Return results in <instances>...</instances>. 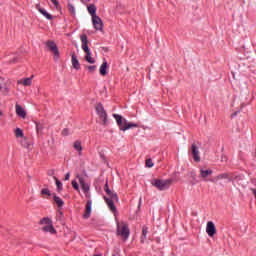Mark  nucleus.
<instances>
[{
	"label": "nucleus",
	"mask_w": 256,
	"mask_h": 256,
	"mask_svg": "<svg viewBox=\"0 0 256 256\" xmlns=\"http://www.w3.org/2000/svg\"><path fill=\"white\" fill-rule=\"evenodd\" d=\"M104 191L107 194V196H104V201L106 202L110 211H112V213H115L117 208L115 207L114 202L119 201V198L117 197V194L111 192V190L109 189V184L107 183L104 186Z\"/></svg>",
	"instance_id": "f257e3e1"
},
{
	"label": "nucleus",
	"mask_w": 256,
	"mask_h": 256,
	"mask_svg": "<svg viewBox=\"0 0 256 256\" xmlns=\"http://www.w3.org/2000/svg\"><path fill=\"white\" fill-rule=\"evenodd\" d=\"M114 119H116V123L120 129V131H129V129H136L139 125L127 121V119L123 118V116L119 114H113Z\"/></svg>",
	"instance_id": "f03ea898"
},
{
	"label": "nucleus",
	"mask_w": 256,
	"mask_h": 256,
	"mask_svg": "<svg viewBox=\"0 0 256 256\" xmlns=\"http://www.w3.org/2000/svg\"><path fill=\"white\" fill-rule=\"evenodd\" d=\"M80 41L82 43V50L85 53V60L91 64L95 63V58L91 57V49H89V38L85 34H82Z\"/></svg>",
	"instance_id": "7ed1b4c3"
},
{
	"label": "nucleus",
	"mask_w": 256,
	"mask_h": 256,
	"mask_svg": "<svg viewBox=\"0 0 256 256\" xmlns=\"http://www.w3.org/2000/svg\"><path fill=\"white\" fill-rule=\"evenodd\" d=\"M40 225H45L42 227V231H44V233H51V235H55V233H57V230L53 227V221L49 217H45L40 220Z\"/></svg>",
	"instance_id": "20e7f679"
},
{
	"label": "nucleus",
	"mask_w": 256,
	"mask_h": 256,
	"mask_svg": "<svg viewBox=\"0 0 256 256\" xmlns=\"http://www.w3.org/2000/svg\"><path fill=\"white\" fill-rule=\"evenodd\" d=\"M117 235L122 237V239H124V241H127V239H129L130 232H129V226L127 225V223L117 222Z\"/></svg>",
	"instance_id": "39448f33"
},
{
	"label": "nucleus",
	"mask_w": 256,
	"mask_h": 256,
	"mask_svg": "<svg viewBox=\"0 0 256 256\" xmlns=\"http://www.w3.org/2000/svg\"><path fill=\"white\" fill-rule=\"evenodd\" d=\"M153 187L159 189V191H165V189H169L171 187V180H161V179H154L152 180Z\"/></svg>",
	"instance_id": "423d86ee"
},
{
	"label": "nucleus",
	"mask_w": 256,
	"mask_h": 256,
	"mask_svg": "<svg viewBox=\"0 0 256 256\" xmlns=\"http://www.w3.org/2000/svg\"><path fill=\"white\" fill-rule=\"evenodd\" d=\"M95 109H96L97 115L102 120L103 125H107V112L105 111L103 104H97Z\"/></svg>",
	"instance_id": "0eeeda50"
},
{
	"label": "nucleus",
	"mask_w": 256,
	"mask_h": 256,
	"mask_svg": "<svg viewBox=\"0 0 256 256\" xmlns=\"http://www.w3.org/2000/svg\"><path fill=\"white\" fill-rule=\"evenodd\" d=\"M46 47H48L49 51L53 53L54 60L58 61L59 60V48H57V44L55 42L49 40L46 42Z\"/></svg>",
	"instance_id": "6e6552de"
},
{
	"label": "nucleus",
	"mask_w": 256,
	"mask_h": 256,
	"mask_svg": "<svg viewBox=\"0 0 256 256\" xmlns=\"http://www.w3.org/2000/svg\"><path fill=\"white\" fill-rule=\"evenodd\" d=\"M206 233L209 237H214L217 233V228L215 227V223L212 221H208L206 225Z\"/></svg>",
	"instance_id": "1a4fd4ad"
},
{
	"label": "nucleus",
	"mask_w": 256,
	"mask_h": 256,
	"mask_svg": "<svg viewBox=\"0 0 256 256\" xmlns=\"http://www.w3.org/2000/svg\"><path fill=\"white\" fill-rule=\"evenodd\" d=\"M92 24L96 31H103V20L99 16H94L92 18Z\"/></svg>",
	"instance_id": "9d476101"
},
{
	"label": "nucleus",
	"mask_w": 256,
	"mask_h": 256,
	"mask_svg": "<svg viewBox=\"0 0 256 256\" xmlns=\"http://www.w3.org/2000/svg\"><path fill=\"white\" fill-rule=\"evenodd\" d=\"M191 153L194 161H196V163H199V161H201V156L199 155V147H197V144H192Z\"/></svg>",
	"instance_id": "9b49d317"
},
{
	"label": "nucleus",
	"mask_w": 256,
	"mask_h": 256,
	"mask_svg": "<svg viewBox=\"0 0 256 256\" xmlns=\"http://www.w3.org/2000/svg\"><path fill=\"white\" fill-rule=\"evenodd\" d=\"M221 179H228V181H233V177L229 173H222L217 176H215L212 180H210L212 183H218L221 181Z\"/></svg>",
	"instance_id": "f8f14e48"
},
{
	"label": "nucleus",
	"mask_w": 256,
	"mask_h": 256,
	"mask_svg": "<svg viewBox=\"0 0 256 256\" xmlns=\"http://www.w3.org/2000/svg\"><path fill=\"white\" fill-rule=\"evenodd\" d=\"M33 77L34 75H31V77L28 78H22L18 80L19 85H24V87H30V85L33 83Z\"/></svg>",
	"instance_id": "ddd939ff"
},
{
	"label": "nucleus",
	"mask_w": 256,
	"mask_h": 256,
	"mask_svg": "<svg viewBox=\"0 0 256 256\" xmlns=\"http://www.w3.org/2000/svg\"><path fill=\"white\" fill-rule=\"evenodd\" d=\"M93 205V202L91 200H88L85 206V213L83 215L84 219H89L91 217V207Z\"/></svg>",
	"instance_id": "4468645a"
},
{
	"label": "nucleus",
	"mask_w": 256,
	"mask_h": 256,
	"mask_svg": "<svg viewBox=\"0 0 256 256\" xmlns=\"http://www.w3.org/2000/svg\"><path fill=\"white\" fill-rule=\"evenodd\" d=\"M77 179L79 180V183H80V185H81V188H82V191L84 192V193H89V184H87L86 182H85V180L83 179V177H81V176H79V175H77Z\"/></svg>",
	"instance_id": "2eb2a0df"
},
{
	"label": "nucleus",
	"mask_w": 256,
	"mask_h": 256,
	"mask_svg": "<svg viewBox=\"0 0 256 256\" xmlns=\"http://www.w3.org/2000/svg\"><path fill=\"white\" fill-rule=\"evenodd\" d=\"M16 114L22 119H25L27 117V112H25V109H23V107L18 104H16Z\"/></svg>",
	"instance_id": "dca6fc26"
},
{
	"label": "nucleus",
	"mask_w": 256,
	"mask_h": 256,
	"mask_svg": "<svg viewBox=\"0 0 256 256\" xmlns=\"http://www.w3.org/2000/svg\"><path fill=\"white\" fill-rule=\"evenodd\" d=\"M72 67H74L77 71L81 69V64L79 63V60L77 59V55H75V53H72Z\"/></svg>",
	"instance_id": "f3484780"
},
{
	"label": "nucleus",
	"mask_w": 256,
	"mask_h": 256,
	"mask_svg": "<svg viewBox=\"0 0 256 256\" xmlns=\"http://www.w3.org/2000/svg\"><path fill=\"white\" fill-rule=\"evenodd\" d=\"M107 69H109V65L107 64V61H104L99 69V73L102 77H105V75H107Z\"/></svg>",
	"instance_id": "a211bd4d"
},
{
	"label": "nucleus",
	"mask_w": 256,
	"mask_h": 256,
	"mask_svg": "<svg viewBox=\"0 0 256 256\" xmlns=\"http://www.w3.org/2000/svg\"><path fill=\"white\" fill-rule=\"evenodd\" d=\"M20 145H21V147H24L25 149H31V141L28 140L27 137H23L20 140Z\"/></svg>",
	"instance_id": "6ab92c4d"
},
{
	"label": "nucleus",
	"mask_w": 256,
	"mask_h": 256,
	"mask_svg": "<svg viewBox=\"0 0 256 256\" xmlns=\"http://www.w3.org/2000/svg\"><path fill=\"white\" fill-rule=\"evenodd\" d=\"M149 233V228L147 226L142 227V235L140 238L141 243H145V240L147 239V234Z\"/></svg>",
	"instance_id": "aec40b11"
},
{
	"label": "nucleus",
	"mask_w": 256,
	"mask_h": 256,
	"mask_svg": "<svg viewBox=\"0 0 256 256\" xmlns=\"http://www.w3.org/2000/svg\"><path fill=\"white\" fill-rule=\"evenodd\" d=\"M209 175H213V170L211 169H207V170H200V177H202V179H207V177H209Z\"/></svg>",
	"instance_id": "412c9836"
},
{
	"label": "nucleus",
	"mask_w": 256,
	"mask_h": 256,
	"mask_svg": "<svg viewBox=\"0 0 256 256\" xmlns=\"http://www.w3.org/2000/svg\"><path fill=\"white\" fill-rule=\"evenodd\" d=\"M88 13L91 15V17H97V7H95V5L91 4L90 6H88Z\"/></svg>",
	"instance_id": "4be33fe9"
},
{
	"label": "nucleus",
	"mask_w": 256,
	"mask_h": 256,
	"mask_svg": "<svg viewBox=\"0 0 256 256\" xmlns=\"http://www.w3.org/2000/svg\"><path fill=\"white\" fill-rule=\"evenodd\" d=\"M14 135L17 139H23V137H25V134L23 133V130L21 128H16L14 130Z\"/></svg>",
	"instance_id": "5701e85b"
},
{
	"label": "nucleus",
	"mask_w": 256,
	"mask_h": 256,
	"mask_svg": "<svg viewBox=\"0 0 256 256\" xmlns=\"http://www.w3.org/2000/svg\"><path fill=\"white\" fill-rule=\"evenodd\" d=\"M40 13H41V15H43L44 17H46V19H48L49 21H51V19H53V16H51V14H49V13L47 12V10L44 9V8H42V9L40 10Z\"/></svg>",
	"instance_id": "b1692460"
},
{
	"label": "nucleus",
	"mask_w": 256,
	"mask_h": 256,
	"mask_svg": "<svg viewBox=\"0 0 256 256\" xmlns=\"http://www.w3.org/2000/svg\"><path fill=\"white\" fill-rule=\"evenodd\" d=\"M74 149L78 151L79 155H81V151H83V147L81 146L80 141L74 142Z\"/></svg>",
	"instance_id": "393cba45"
},
{
	"label": "nucleus",
	"mask_w": 256,
	"mask_h": 256,
	"mask_svg": "<svg viewBox=\"0 0 256 256\" xmlns=\"http://www.w3.org/2000/svg\"><path fill=\"white\" fill-rule=\"evenodd\" d=\"M54 201L57 207H62L63 205H65V202H63V199H61L59 196H54Z\"/></svg>",
	"instance_id": "a878e982"
},
{
	"label": "nucleus",
	"mask_w": 256,
	"mask_h": 256,
	"mask_svg": "<svg viewBox=\"0 0 256 256\" xmlns=\"http://www.w3.org/2000/svg\"><path fill=\"white\" fill-rule=\"evenodd\" d=\"M53 179L56 182V186H57L58 191H61V189H63V183H61V181H59V179H57L56 176H54Z\"/></svg>",
	"instance_id": "bb28decb"
},
{
	"label": "nucleus",
	"mask_w": 256,
	"mask_h": 256,
	"mask_svg": "<svg viewBox=\"0 0 256 256\" xmlns=\"http://www.w3.org/2000/svg\"><path fill=\"white\" fill-rule=\"evenodd\" d=\"M68 11L72 14L75 15V6L73 4L68 3Z\"/></svg>",
	"instance_id": "cd10ccee"
},
{
	"label": "nucleus",
	"mask_w": 256,
	"mask_h": 256,
	"mask_svg": "<svg viewBox=\"0 0 256 256\" xmlns=\"http://www.w3.org/2000/svg\"><path fill=\"white\" fill-rule=\"evenodd\" d=\"M41 194L42 195H48V197L51 196V192L47 188L42 189Z\"/></svg>",
	"instance_id": "c85d7f7f"
},
{
	"label": "nucleus",
	"mask_w": 256,
	"mask_h": 256,
	"mask_svg": "<svg viewBox=\"0 0 256 256\" xmlns=\"http://www.w3.org/2000/svg\"><path fill=\"white\" fill-rule=\"evenodd\" d=\"M72 187L73 189H75V191H79V184L77 183V181H72Z\"/></svg>",
	"instance_id": "c756f323"
},
{
	"label": "nucleus",
	"mask_w": 256,
	"mask_h": 256,
	"mask_svg": "<svg viewBox=\"0 0 256 256\" xmlns=\"http://www.w3.org/2000/svg\"><path fill=\"white\" fill-rule=\"evenodd\" d=\"M153 160H151V158H149V159H147L146 160V167H149V168H151V167H153Z\"/></svg>",
	"instance_id": "7c9ffc66"
},
{
	"label": "nucleus",
	"mask_w": 256,
	"mask_h": 256,
	"mask_svg": "<svg viewBox=\"0 0 256 256\" xmlns=\"http://www.w3.org/2000/svg\"><path fill=\"white\" fill-rule=\"evenodd\" d=\"M61 134L63 137H67L69 135V129H67V128L63 129Z\"/></svg>",
	"instance_id": "2f4dec72"
},
{
	"label": "nucleus",
	"mask_w": 256,
	"mask_h": 256,
	"mask_svg": "<svg viewBox=\"0 0 256 256\" xmlns=\"http://www.w3.org/2000/svg\"><path fill=\"white\" fill-rule=\"evenodd\" d=\"M87 69L89 73H94L95 69H97V66H87Z\"/></svg>",
	"instance_id": "473e14b6"
},
{
	"label": "nucleus",
	"mask_w": 256,
	"mask_h": 256,
	"mask_svg": "<svg viewBox=\"0 0 256 256\" xmlns=\"http://www.w3.org/2000/svg\"><path fill=\"white\" fill-rule=\"evenodd\" d=\"M51 3H53V5L56 7V9H59V1L57 0H50Z\"/></svg>",
	"instance_id": "72a5a7b5"
},
{
	"label": "nucleus",
	"mask_w": 256,
	"mask_h": 256,
	"mask_svg": "<svg viewBox=\"0 0 256 256\" xmlns=\"http://www.w3.org/2000/svg\"><path fill=\"white\" fill-rule=\"evenodd\" d=\"M70 177H71V174L70 173H66L64 181H69Z\"/></svg>",
	"instance_id": "f704fd0d"
},
{
	"label": "nucleus",
	"mask_w": 256,
	"mask_h": 256,
	"mask_svg": "<svg viewBox=\"0 0 256 256\" xmlns=\"http://www.w3.org/2000/svg\"><path fill=\"white\" fill-rule=\"evenodd\" d=\"M36 9L37 11H39V13L42 11V7H41V4H36Z\"/></svg>",
	"instance_id": "c9c22d12"
},
{
	"label": "nucleus",
	"mask_w": 256,
	"mask_h": 256,
	"mask_svg": "<svg viewBox=\"0 0 256 256\" xmlns=\"http://www.w3.org/2000/svg\"><path fill=\"white\" fill-rule=\"evenodd\" d=\"M36 129H37V131H39V129H40L39 124H36Z\"/></svg>",
	"instance_id": "e433bc0d"
},
{
	"label": "nucleus",
	"mask_w": 256,
	"mask_h": 256,
	"mask_svg": "<svg viewBox=\"0 0 256 256\" xmlns=\"http://www.w3.org/2000/svg\"><path fill=\"white\" fill-rule=\"evenodd\" d=\"M254 195H255V198H256V190L255 189H252Z\"/></svg>",
	"instance_id": "4c0bfd02"
},
{
	"label": "nucleus",
	"mask_w": 256,
	"mask_h": 256,
	"mask_svg": "<svg viewBox=\"0 0 256 256\" xmlns=\"http://www.w3.org/2000/svg\"><path fill=\"white\" fill-rule=\"evenodd\" d=\"M1 115H3V112H2V111H0V117H1Z\"/></svg>",
	"instance_id": "58836bf2"
},
{
	"label": "nucleus",
	"mask_w": 256,
	"mask_h": 256,
	"mask_svg": "<svg viewBox=\"0 0 256 256\" xmlns=\"http://www.w3.org/2000/svg\"><path fill=\"white\" fill-rule=\"evenodd\" d=\"M94 256H101V254H96V255H94Z\"/></svg>",
	"instance_id": "ea45409f"
}]
</instances>
